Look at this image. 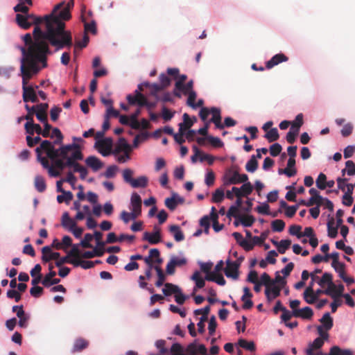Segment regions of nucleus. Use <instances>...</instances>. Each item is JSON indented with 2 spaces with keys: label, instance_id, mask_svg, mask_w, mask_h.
<instances>
[{
  "label": "nucleus",
  "instance_id": "a18cd8bd",
  "mask_svg": "<svg viewBox=\"0 0 355 355\" xmlns=\"http://www.w3.org/2000/svg\"><path fill=\"white\" fill-rule=\"evenodd\" d=\"M147 88L150 89V95L154 96L156 99H159L158 92L164 89L163 87L157 83H150V86Z\"/></svg>",
  "mask_w": 355,
  "mask_h": 355
},
{
  "label": "nucleus",
  "instance_id": "aec40b11",
  "mask_svg": "<svg viewBox=\"0 0 355 355\" xmlns=\"http://www.w3.org/2000/svg\"><path fill=\"white\" fill-rule=\"evenodd\" d=\"M288 58L284 54L279 53L268 60L266 64V67L267 69H271L282 62H286Z\"/></svg>",
  "mask_w": 355,
  "mask_h": 355
},
{
  "label": "nucleus",
  "instance_id": "473e14b6",
  "mask_svg": "<svg viewBox=\"0 0 355 355\" xmlns=\"http://www.w3.org/2000/svg\"><path fill=\"white\" fill-rule=\"evenodd\" d=\"M148 178L146 176H140L137 179H133L132 182V187L133 188H145L148 185Z\"/></svg>",
  "mask_w": 355,
  "mask_h": 355
},
{
  "label": "nucleus",
  "instance_id": "f8f14e48",
  "mask_svg": "<svg viewBox=\"0 0 355 355\" xmlns=\"http://www.w3.org/2000/svg\"><path fill=\"white\" fill-rule=\"evenodd\" d=\"M131 210L132 212L136 214L137 216H140L141 214V198L137 193H133L130 198Z\"/></svg>",
  "mask_w": 355,
  "mask_h": 355
},
{
  "label": "nucleus",
  "instance_id": "4468645a",
  "mask_svg": "<svg viewBox=\"0 0 355 355\" xmlns=\"http://www.w3.org/2000/svg\"><path fill=\"white\" fill-rule=\"evenodd\" d=\"M155 232L153 233H149L148 232H144L143 239L148 241L150 244H157L161 241L160 230L157 227H154Z\"/></svg>",
  "mask_w": 355,
  "mask_h": 355
},
{
  "label": "nucleus",
  "instance_id": "7ed1b4c3",
  "mask_svg": "<svg viewBox=\"0 0 355 355\" xmlns=\"http://www.w3.org/2000/svg\"><path fill=\"white\" fill-rule=\"evenodd\" d=\"M28 64L22 63L20 66V76L22 78L23 101L26 103L31 101L37 103L38 98L37 94L31 85H28L29 80L41 70L40 66H35L32 61H29Z\"/></svg>",
  "mask_w": 355,
  "mask_h": 355
},
{
  "label": "nucleus",
  "instance_id": "58836bf2",
  "mask_svg": "<svg viewBox=\"0 0 355 355\" xmlns=\"http://www.w3.org/2000/svg\"><path fill=\"white\" fill-rule=\"evenodd\" d=\"M303 117L304 116L302 113L298 114L294 121H290L291 128L300 131V127L304 123Z\"/></svg>",
  "mask_w": 355,
  "mask_h": 355
},
{
  "label": "nucleus",
  "instance_id": "8fccbe9b",
  "mask_svg": "<svg viewBox=\"0 0 355 355\" xmlns=\"http://www.w3.org/2000/svg\"><path fill=\"white\" fill-rule=\"evenodd\" d=\"M137 217H139V216H137L136 214H135L134 212H127L125 211H123L121 213V219L125 223H128L130 220H135L136 219Z\"/></svg>",
  "mask_w": 355,
  "mask_h": 355
},
{
  "label": "nucleus",
  "instance_id": "774afa93",
  "mask_svg": "<svg viewBox=\"0 0 355 355\" xmlns=\"http://www.w3.org/2000/svg\"><path fill=\"white\" fill-rule=\"evenodd\" d=\"M171 352L172 355H185L183 352V349L179 343H174L171 346Z\"/></svg>",
  "mask_w": 355,
  "mask_h": 355
},
{
  "label": "nucleus",
  "instance_id": "c756f323",
  "mask_svg": "<svg viewBox=\"0 0 355 355\" xmlns=\"http://www.w3.org/2000/svg\"><path fill=\"white\" fill-rule=\"evenodd\" d=\"M318 284L322 287H324L325 284H327V288H330L332 286V284H334L332 275L329 272H324L321 279L318 281Z\"/></svg>",
  "mask_w": 355,
  "mask_h": 355
},
{
  "label": "nucleus",
  "instance_id": "052dcab7",
  "mask_svg": "<svg viewBox=\"0 0 355 355\" xmlns=\"http://www.w3.org/2000/svg\"><path fill=\"white\" fill-rule=\"evenodd\" d=\"M119 168L116 165H112L107 167V170L104 173V175L107 178H112L116 175V173Z\"/></svg>",
  "mask_w": 355,
  "mask_h": 355
},
{
  "label": "nucleus",
  "instance_id": "c03bdc74",
  "mask_svg": "<svg viewBox=\"0 0 355 355\" xmlns=\"http://www.w3.org/2000/svg\"><path fill=\"white\" fill-rule=\"evenodd\" d=\"M147 88L150 89V95L154 96L156 99H159L158 92L164 89L163 87L157 83H150V86Z\"/></svg>",
  "mask_w": 355,
  "mask_h": 355
},
{
  "label": "nucleus",
  "instance_id": "338daca9",
  "mask_svg": "<svg viewBox=\"0 0 355 355\" xmlns=\"http://www.w3.org/2000/svg\"><path fill=\"white\" fill-rule=\"evenodd\" d=\"M164 204L168 209H169L171 211H173L178 205V202L176 201L175 198L171 197L166 198Z\"/></svg>",
  "mask_w": 355,
  "mask_h": 355
},
{
  "label": "nucleus",
  "instance_id": "b1692460",
  "mask_svg": "<svg viewBox=\"0 0 355 355\" xmlns=\"http://www.w3.org/2000/svg\"><path fill=\"white\" fill-rule=\"evenodd\" d=\"M169 232L173 234L174 239L177 242L182 241L184 239V235L178 225H171L169 227Z\"/></svg>",
  "mask_w": 355,
  "mask_h": 355
},
{
  "label": "nucleus",
  "instance_id": "864d4df0",
  "mask_svg": "<svg viewBox=\"0 0 355 355\" xmlns=\"http://www.w3.org/2000/svg\"><path fill=\"white\" fill-rule=\"evenodd\" d=\"M124 236H119V237H117L115 233L110 232L107 236L106 243H114L117 241L122 242L124 241Z\"/></svg>",
  "mask_w": 355,
  "mask_h": 355
},
{
  "label": "nucleus",
  "instance_id": "4d7b16f0",
  "mask_svg": "<svg viewBox=\"0 0 355 355\" xmlns=\"http://www.w3.org/2000/svg\"><path fill=\"white\" fill-rule=\"evenodd\" d=\"M285 227V223L282 220H275L272 222V229L274 232H281Z\"/></svg>",
  "mask_w": 355,
  "mask_h": 355
},
{
  "label": "nucleus",
  "instance_id": "f704fd0d",
  "mask_svg": "<svg viewBox=\"0 0 355 355\" xmlns=\"http://www.w3.org/2000/svg\"><path fill=\"white\" fill-rule=\"evenodd\" d=\"M160 255L159 251L157 248L150 249L149 251V255L144 259V262L146 264L153 265V259L159 258Z\"/></svg>",
  "mask_w": 355,
  "mask_h": 355
},
{
  "label": "nucleus",
  "instance_id": "9b49d317",
  "mask_svg": "<svg viewBox=\"0 0 355 355\" xmlns=\"http://www.w3.org/2000/svg\"><path fill=\"white\" fill-rule=\"evenodd\" d=\"M244 184L241 187L240 189L237 187H232V191H234L236 198H241L242 196H248L250 195L253 190V187L250 182H243Z\"/></svg>",
  "mask_w": 355,
  "mask_h": 355
},
{
  "label": "nucleus",
  "instance_id": "a211bd4d",
  "mask_svg": "<svg viewBox=\"0 0 355 355\" xmlns=\"http://www.w3.org/2000/svg\"><path fill=\"white\" fill-rule=\"evenodd\" d=\"M303 296L305 302L309 304H313L318 300V298L315 295L313 288V283L310 284V285L304 290Z\"/></svg>",
  "mask_w": 355,
  "mask_h": 355
},
{
  "label": "nucleus",
  "instance_id": "603ef678",
  "mask_svg": "<svg viewBox=\"0 0 355 355\" xmlns=\"http://www.w3.org/2000/svg\"><path fill=\"white\" fill-rule=\"evenodd\" d=\"M346 168L342 171L343 175L347 171L348 175H355V164L352 160H348L345 163Z\"/></svg>",
  "mask_w": 355,
  "mask_h": 355
},
{
  "label": "nucleus",
  "instance_id": "7c9ffc66",
  "mask_svg": "<svg viewBox=\"0 0 355 355\" xmlns=\"http://www.w3.org/2000/svg\"><path fill=\"white\" fill-rule=\"evenodd\" d=\"M162 292L166 296H169L173 293H180V288L171 283H166L164 284V288L162 289Z\"/></svg>",
  "mask_w": 355,
  "mask_h": 355
},
{
  "label": "nucleus",
  "instance_id": "a19ab883",
  "mask_svg": "<svg viewBox=\"0 0 355 355\" xmlns=\"http://www.w3.org/2000/svg\"><path fill=\"white\" fill-rule=\"evenodd\" d=\"M264 137L269 142H273L277 141L279 136L277 129L274 128L267 131Z\"/></svg>",
  "mask_w": 355,
  "mask_h": 355
},
{
  "label": "nucleus",
  "instance_id": "5701e85b",
  "mask_svg": "<svg viewBox=\"0 0 355 355\" xmlns=\"http://www.w3.org/2000/svg\"><path fill=\"white\" fill-rule=\"evenodd\" d=\"M324 345V340L321 338H315L313 343L309 345V347L306 349L307 355H315L313 350L320 349Z\"/></svg>",
  "mask_w": 355,
  "mask_h": 355
},
{
  "label": "nucleus",
  "instance_id": "ea45409f",
  "mask_svg": "<svg viewBox=\"0 0 355 355\" xmlns=\"http://www.w3.org/2000/svg\"><path fill=\"white\" fill-rule=\"evenodd\" d=\"M239 220L244 227H250L255 221V218L251 215H241Z\"/></svg>",
  "mask_w": 355,
  "mask_h": 355
},
{
  "label": "nucleus",
  "instance_id": "423d86ee",
  "mask_svg": "<svg viewBox=\"0 0 355 355\" xmlns=\"http://www.w3.org/2000/svg\"><path fill=\"white\" fill-rule=\"evenodd\" d=\"M36 149L40 150L42 153L44 151L47 157L53 161L60 157V148L55 149L52 143L48 140L42 141L40 146Z\"/></svg>",
  "mask_w": 355,
  "mask_h": 355
},
{
  "label": "nucleus",
  "instance_id": "6e6552de",
  "mask_svg": "<svg viewBox=\"0 0 355 355\" xmlns=\"http://www.w3.org/2000/svg\"><path fill=\"white\" fill-rule=\"evenodd\" d=\"M240 263L238 261H231L230 259L226 261V267L224 269L226 277L232 278L233 279H238L239 278V268Z\"/></svg>",
  "mask_w": 355,
  "mask_h": 355
},
{
  "label": "nucleus",
  "instance_id": "69168bd1",
  "mask_svg": "<svg viewBox=\"0 0 355 355\" xmlns=\"http://www.w3.org/2000/svg\"><path fill=\"white\" fill-rule=\"evenodd\" d=\"M6 295L10 299H15L16 302H19L21 298L20 293L15 289L8 290Z\"/></svg>",
  "mask_w": 355,
  "mask_h": 355
},
{
  "label": "nucleus",
  "instance_id": "dca6fc26",
  "mask_svg": "<svg viewBox=\"0 0 355 355\" xmlns=\"http://www.w3.org/2000/svg\"><path fill=\"white\" fill-rule=\"evenodd\" d=\"M87 166L90 167L94 171H98L103 166V163L96 156H89L85 159Z\"/></svg>",
  "mask_w": 355,
  "mask_h": 355
},
{
  "label": "nucleus",
  "instance_id": "13d9d810",
  "mask_svg": "<svg viewBox=\"0 0 355 355\" xmlns=\"http://www.w3.org/2000/svg\"><path fill=\"white\" fill-rule=\"evenodd\" d=\"M302 234V226L297 225L290 226V234L296 236L298 239H300Z\"/></svg>",
  "mask_w": 355,
  "mask_h": 355
},
{
  "label": "nucleus",
  "instance_id": "79ce46f5",
  "mask_svg": "<svg viewBox=\"0 0 355 355\" xmlns=\"http://www.w3.org/2000/svg\"><path fill=\"white\" fill-rule=\"evenodd\" d=\"M191 279L196 282V286L198 288H202L205 285V279L200 276L198 271H196L191 276Z\"/></svg>",
  "mask_w": 355,
  "mask_h": 355
},
{
  "label": "nucleus",
  "instance_id": "0eeeda50",
  "mask_svg": "<svg viewBox=\"0 0 355 355\" xmlns=\"http://www.w3.org/2000/svg\"><path fill=\"white\" fill-rule=\"evenodd\" d=\"M248 180V176L246 174H239L236 171H234L231 177L225 176L223 178V186L227 187L230 184H236L241 182H245Z\"/></svg>",
  "mask_w": 355,
  "mask_h": 355
},
{
  "label": "nucleus",
  "instance_id": "3c124183",
  "mask_svg": "<svg viewBox=\"0 0 355 355\" xmlns=\"http://www.w3.org/2000/svg\"><path fill=\"white\" fill-rule=\"evenodd\" d=\"M53 269V266L51 263L49 264V273H47L45 275V277H44V279L42 281V284L43 286L48 285L47 283L49 282V281H51V279L56 275V272Z\"/></svg>",
  "mask_w": 355,
  "mask_h": 355
},
{
  "label": "nucleus",
  "instance_id": "f257e3e1",
  "mask_svg": "<svg viewBox=\"0 0 355 355\" xmlns=\"http://www.w3.org/2000/svg\"><path fill=\"white\" fill-rule=\"evenodd\" d=\"M65 23H53L47 20L46 30L43 31L40 26H35L33 35L26 33L24 35L23 40L28 49L21 47L23 57L21 59V64L32 61L35 66L42 63V67L47 66L46 55L51 53L49 43L55 47L56 51L62 49L64 47L70 48L73 44L71 33L65 30Z\"/></svg>",
  "mask_w": 355,
  "mask_h": 355
},
{
  "label": "nucleus",
  "instance_id": "f03ea898",
  "mask_svg": "<svg viewBox=\"0 0 355 355\" xmlns=\"http://www.w3.org/2000/svg\"><path fill=\"white\" fill-rule=\"evenodd\" d=\"M73 0H70L67 3L64 1L55 6L52 12L49 15H46L44 17H37L33 14L26 15L28 21L34 24L35 26H40V24H44L45 30H46V21L47 20L56 21V23H65V21H68L71 18V10L73 7Z\"/></svg>",
  "mask_w": 355,
  "mask_h": 355
},
{
  "label": "nucleus",
  "instance_id": "1a4fd4ad",
  "mask_svg": "<svg viewBox=\"0 0 355 355\" xmlns=\"http://www.w3.org/2000/svg\"><path fill=\"white\" fill-rule=\"evenodd\" d=\"M313 315V311L309 306L302 309H294L290 311V319L291 317L300 318L304 320H310Z\"/></svg>",
  "mask_w": 355,
  "mask_h": 355
},
{
  "label": "nucleus",
  "instance_id": "ddd939ff",
  "mask_svg": "<svg viewBox=\"0 0 355 355\" xmlns=\"http://www.w3.org/2000/svg\"><path fill=\"white\" fill-rule=\"evenodd\" d=\"M345 287L343 284L336 285L334 283L330 288H327L325 291V295H329L331 297H343L345 294L343 293Z\"/></svg>",
  "mask_w": 355,
  "mask_h": 355
},
{
  "label": "nucleus",
  "instance_id": "bb28decb",
  "mask_svg": "<svg viewBox=\"0 0 355 355\" xmlns=\"http://www.w3.org/2000/svg\"><path fill=\"white\" fill-rule=\"evenodd\" d=\"M329 355H353V352L351 349H343L338 346L334 345L330 348Z\"/></svg>",
  "mask_w": 355,
  "mask_h": 355
},
{
  "label": "nucleus",
  "instance_id": "393cba45",
  "mask_svg": "<svg viewBox=\"0 0 355 355\" xmlns=\"http://www.w3.org/2000/svg\"><path fill=\"white\" fill-rule=\"evenodd\" d=\"M16 21L19 26L25 30L28 29L32 25V23L28 21L27 17L21 14L16 15Z\"/></svg>",
  "mask_w": 355,
  "mask_h": 355
},
{
  "label": "nucleus",
  "instance_id": "39448f33",
  "mask_svg": "<svg viewBox=\"0 0 355 355\" xmlns=\"http://www.w3.org/2000/svg\"><path fill=\"white\" fill-rule=\"evenodd\" d=\"M126 99L130 105H137L140 107H146L149 110L155 107L157 101L150 102L147 98L139 91H135L134 94H128Z\"/></svg>",
  "mask_w": 355,
  "mask_h": 355
},
{
  "label": "nucleus",
  "instance_id": "bf43d9fd",
  "mask_svg": "<svg viewBox=\"0 0 355 355\" xmlns=\"http://www.w3.org/2000/svg\"><path fill=\"white\" fill-rule=\"evenodd\" d=\"M207 139L215 148H220L223 146V141L218 137L207 136Z\"/></svg>",
  "mask_w": 355,
  "mask_h": 355
},
{
  "label": "nucleus",
  "instance_id": "6ab92c4d",
  "mask_svg": "<svg viewBox=\"0 0 355 355\" xmlns=\"http://www.w3.org/2000/svg\"><path fill=\"white\" fill-rule=\"evenodd\" d=\"M279 293L280 287L279 286L271 284V286L266 287L265 294L269 301L278 297Z\"/></svg>",
  "mask_w": 355,
  "mask_h": 355
},
{
  "label": "nucleus",
  "instance_id": "2f4dec72",
  "mask_svg": "<svg viewBox=\"0 0 355 355\" xmlns=\"http://www.w3.org/2000/svg\"><path fill=\"white\" fill-rule=\"evenodd\" d=\"M334 218H331L327 222V232H328V236L330 238L334 239L338 235V229L336 226H334Z\"/></svg>",
  "mask_w": 355,
  "mask_h": 355
},
{
  "label": "nucleus",
  "instance_id": "4c0bfd02",
  "mask_svg": "<svg viewBox=\"0 0 355 355\" xmlns=\"http://www.w3.org/2000/svg\"><path fill=\"white\" fill-rule=\"evenodd\" d=\"M258 168V162L255 155H252L250 160L245 165V169L248 172L254 173Z\"/></svg>",
  "mask_w": 355,
  "mask_h": 355
},
{
  "label": "nucleus",
  "instance_id": "72a5a7b5",
  "mask_svg": "<svg viewBox=\"0 0 355 355\" xmlns=\"http://www.w3.org/2000/svg\"><path fill=\"white\" fill-rule=\"evenodd\" d=\"M225 197L224 189L218 188L212 194L211 201L214 203L221 202Z\"/></svg>",
  "mask_w": 355,
  "mask_h": 355
},
{
  "label": "nucleus",
  "instance_id": "680f3d73",
  "mask_svg": "<svg viewBox=\"0 0 355 355\" xmlns=\"http://www.w3.org/2000/svg\"><path fill=\"white\" fill-rule=\"evenodd\" d=\"M93 239V235L91 234H86L84 236V239L81 241L80 245L82 247L85 248H92V245H91L90 242Z\"/></svg>",
  "mask_w": 355,
  "mask_h": 355
},
{
  "label": "nucleus",
  "instance_id": "37998d69",
  "mask_svg": "<svg viewBox=\"0 0 355 355\" xmlns=\"http://www.w3.org/2000/svg\"><path fill=\"white\" fill-rule=\"evenodd\" d=\"M327 176L324 173H320L316 179V187L320 189L324 190L326 189Z\"/></svg>",
  "mask_w": 355,
  "mask_h": 355
},
{
  "label": "nucleus",
  "instance_id": "09e8293b",
  "mask_svg": "<svg viewBox=\"0 0 355 355\" xmlns=\"http://www.w3.org/2000/svg\"><path fill=\"white\" fill-rule=\"evenodd\" d=\"M49 137L51 138L56 137V139L54 141L55 144H61L62 143L63 135L58 128H52V134Z\"/></svg>",
  "mask_w": 355,
  "mask_h": 355
},
{
  "label": "nucleus",
  "instance_id": "20e7f679",
  "mask_svg": "<svg viewBox=\"0 0 355 355\" xmlns=\"http://www.w3.org/2000/svg\"><path fill=\"white\" fill-rule=\"evenodd\" d=\"M60 157L67 159L68 167H73L74 172H80L83 166L76 162L83 159V155L78 144H71L61 146Z\"/></svg>",
  "mask_w": 355,
  "mask_h": 355
},
{
  "label": "nucleus",
  "instance_id": "4be33fe9",
  "mask_svg": "<svg viewBox=\"0 0 355 355\" xmlns=\"http://www.w3.org/2000/svg\"><path fill=\"white\" fill-rule=\"evenodd\" d=\"M273 311L276 314L278 313L279 311H283V313L281 317L282 320L284 321L285 325L286 327H288V311H287L286 308L282 306L279 301L277 302L275 306H274Z\"/></svg>",
  "mask_w": 355,
  "mask_h": 355
},
{
  "label": "nucleus",
  "instance_id": "5fc2aeb1",
  "mask_svg": "<svg viewBox=\"0 0 355 355\" xmlns=\"http://www.w3.org/2000/svg\"><path fill=\"white\" fill-rule=\"evenodd\" d=\"M35 153L37 154V159L41 163L42 166L44 168L49 169L51 167L49 165V162L46 157L42 156V153L41 150L39 149H35Z\"/></svg>",
  "mask_w": 355,
  "mask_h": 355
},
{
  "label": "nucleus",
  "instance_id": "412c9836",
  "mask_svg": "<svg viewBox=\"0 0 355 355\" xmlns=\"http://www.w3.org/2000/svg\"><path fill=\"white\" fill-rule=\"evenodd\" d=\"M62 226L69 231L76 226L75 219L70 218L68 212H64L62 216Z\"/></svg>",
  "mask_w": 355,
  "mask_h": 355
},
{
  "label": "nucleus",
  "instance_id": "0e129e2a",
  "mask_svg": "<svg viewBox=\"0 0 355 355\" xmlns=\"http://www.w3.org/2000/svg\"><path fill=\"white\" fill-rule=\"evenodd\" d=\"M50 252H51V247L44 246L42 248V260L43 262L46 263L51 260V259H50L51 258Z\"/></svg>",
  "mask_w": 355,
  "mask_h": 355
},
{
  "label": "nucleus",
  "instance_id": "de8ad7c7",
  "mask_svg": "<svg viewBox=\"0 0 355 355\" xmlns=\"http://www.w3.org/2000/svg\"><path fill=\"white\" fill-rule=\"evenodd\" d=\"M239 345L241 347H243L250 352H254L256 349L255 345L252 341H247L245 339H240L239 340Z\"/></svg>",
  "mask_w": 355,
  "mask_h": 355
},
{
  "label": "nucleus",
  "instance_id": "2eb2a0df",
  "mask_svg": "<svg viewBox=\"0 0 355 355\" xmlns=\"http://www.w3.org/2000/svg\"><path fill=\"white\" fill-rule=\"evenodd\" d=\"M35 116L37 119L42 123L47 121V110L49 105L47 103H40L35 105Z\"/></svg>",
  "mask_w": 355,
  "mask_h": 355
},
{
  "label": "nucleus",
  "instance_id": "e433bc0d",
  "mask_svg": "<svg viewBox=\"0 0 355 355\" xmlns=\"http://www.w3.org/2000/svg\"><path fill=\"white\" fill-rule=\"evenodd\" d=\"M273 244L277 247L280 254H284L288 249V239L282 240L281 241H272Z\"/></svg>",
  "mask_w": 355,
  "mask_h": 355
},
{
  "label": "nucleus",
  "instance_id": "9d476101",
  "mask_svg": "<svg viewBox=\"0 0 355 355\" xmlns=\"http://www.w3.org/2000/svg\"><path fill=\"white\" fill-rule=\"evenodd\" d=\"M95 146L98 148V151L102 154V155L105 157L109 155L111 153L112 140L111 138H105L98 141Z\"/></svg>",
  "mask_w": 355,
  "mask_h": 355
},
{
  "label": "nucleus",
  "instance_id": "cd10ccee",
  "mask_svg": "<svg viewBox=\"0 0 355 355\" xmlns=\"http://www.w3.org/2000/svg\"><path fill=\"white\" fill-rule=\"evenodd\" d=\"M35 187L40 193L44 192L46 189L44 178L41 175H36L34 180Z\"/></svg>",
  "mask_w": 355,
  "mask_h": 355
},
{
  "label": "nucleus",
  "instance_id": "6e6d98bb",
  "mask_svg": "<svg viewBox=\"0 0 355 355\" xmlns=\"http://www.w3.org/2000/svg\"><path fill=\"white\" fill-rule=\"evenodd\" d=\"M25 108L28 112L27 114L25 116V119L27 120V121L33 122V115L35 114V105L30 107L28 105H26Z\"/></svg>",
  "mask_w": 355,
  "mask_h": 355
},
{
  "label": "nucleus",
  "instance_id": "49530a36",
  "mask_svg": "<svg viewBox=\"0 0 355 355\" xmlns=\"http://www.w3.org/2000/svg\"><path fill=\"white\" fill-rule=\"evenodd\" d=\"M89 343L83 338L77 339L75 342L73 349L76 352H80L87 347Z\"/></svg>",
  "mask_w": 355,
  "mask_h": 355
},
{
  "label": "nucleus",
  "instance_id": "e2e57ef3",
  "mask_svg": "<svg viewBox=\"0 0 355 355\" xmlns=\"http://www.w3.org/2000/svg\"><path fill=\"white\" fill-rule=\"evenodd\" d=\"M133 171L130 168H125L123 171V178L125 182L129 183L132 185L133 181L132 178Z\"/></svg>",
  "mask_w": 355,
  "mask_h": 355
},
{
  "label": "nucleus",
  "instance_id": "a878e982",
  "mask_svg": "<svg viewBox=\"0 0 355 355\" xmlns=\"http://www.w3.org/2000/svg\"><path fill=\"white\" fill-rule=\"evenodd\" d=\"M71 264L74 266H80L83 269H89L94 267V263L92 261H84L80 259H73L71 261Z\"/></svg>",
  "mask_w": 355,
  "mask_h": 355
},
{
  "label": "nucleus",
  "instance_id": "c9c22d12",
  "mask_svg": "<svg viewBox=\"0 0 355 355\" xmlns=\"http://www.w3.org/2000/svg\"><path fill=\"white\" fill-rule=\"evenodd\" d=\"M62 195H59L57 196V201L59 203H62L65 202L66 204L69 205L70 201L73 199V193L71 191H63L61 192Z\"/></svg>",
  "mask_w": 355,
  "mask_h": 355
},
{
  "label": "nucleus",
  "instance_id": "f3484780",
  "mask_svg": "<svg viewBox=\"0 0 355 355\" xmlns=\"http://www.w3.org/2000/svg\"><path fill=\"white\" fill-rule=\"evenodd\" d=\"M211 112L212 117L210 121L215 124L216 128L223 129L224 125L221 123L220 110L214 107L211 108Z\"/></svg>",
  "mask_w": 355,
  "mask_h": 355
},
{
  "label": "nucleus",
  "instance_id": "c85d7f7f",
  "mask_svg": "<svg viewBox=\"0 0 355 355\" xmlns=\"http://www.w3.org/2000/svg\"><path fill=\"white\" fill-rule=\"evenodd\" d=\"M320 322L322 324V327H324L326 331L330 330L333 327V319L330 316L329 313H325L322 318L320 320Z\"/></svg>",
  "mask_w": 355,
  "mask_h": 355
}]
</instances>
